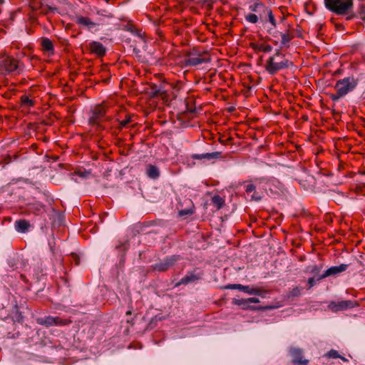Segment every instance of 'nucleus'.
<instances>
[{
    "instance_id": "obj_1",
    "label": "nucleus",
    "mask_w": 365,
    "mask_h": 365,
    "mask_svg": "<svg viewBox=\"0 0 365 365\" xmlns=\"http://www.w3.org/2000/svg\"><path fill=\"white\" fill-rule=\"evenodd\" d=\"M292 66V61L286 58L279 49H277L275 53L266 61L264 69L269 75L274 76L279 71L287 69Z\"/></svg>"
},
{
    "instance_id": "obj_2",
    "label": "nucleus",
    "mask_w": 365,
    "mask_h": 365,
    "mask_svg": "<svg viewBox=\"0 0 365 365\" xmlns=\"http://www.w3.org/2000/svg\"><path fill=\"white\" fill-rule=\"evenodd\" d=\"M324 6L329 11L339 15L346 16V20L355 17L353 12L354 0H324Z\"/></svg>"
},
{
    "instance_id": "obj_3",
    "label": "nucleus",
    "mask_w": 365,
    "mask_h": 365,
    "mask_svg": "<svg viewBox=\"0 0 365 365\" xmlns=\"http://www.w3.org/2000/svg\"><path fill=\"white\" fill-rule=\"evenodd\" d=\"M210 61V56L207 51H201L193 48L185 55L184 64L185 66H196Z\"/></svg>"
},
{
    "instance_id": "obj_4",
    "label": "nucleus",
    "mask_w": 365,
    "mask_h": 365,
    "mask_svg": "<svg viewBox=\"0 0 365 365\" xmlns=\"http://www.w3.org/2000/svg\"><path fill=\"white\" fill-rule=\"evenodd\" d=\"M359 80L354 76L346 77L336 81L334 88L339 91V96H346L353 91L357 86Z\"/></svg>"
},
{
    "instance_id": "obj_5",
    "label": "nucleus",
    "mask_w": 365,
    "mask_h": 365,
    "mask_svg": "<svg viewBox=\"0 0 365 365\" xmlns=\"http://www.w3.org/2000/svg\"><path fill=\"white\" fill-rule=\"evenodd\" d=\"M106 109L101 105H96L92 110V114L88 119L90 125H96L99 129H103L101 122L106 116Z\"/></svg>"
},
{
    "instance_id": "obj_6",
    "label": "nucleus",
    "mask_w": 365,
    "mask_h": 365,
    "mask_svg": "<svg viewBox=\"0 0 365 365\" xmlns=\"http://www.w3.org/2000/svg\"><path fill=\"white\" fill-rule=\"evenodd\" d=\"M19 61L11 56H6L0 62V73L6 75L19 70Z\"/></svg>"
},
{
    "instance_id": "obj_7",
    "label": "nucleus",
    "mask_w": 365,
    "mask_h": 365,
    "mask_svg": "<svg viewBox=\"0 0 365 365\" xmlns=\"http://www.w3.org/2000/svg\"><path fill=\"white\" fill-rule=\"evenodd\" d=\"M41 325L46 327L51 326H66L70 324L72 321L68 319H61L58 317L48 316L43 318H39L37 320Z\"/></svg>"
},
{
    "instance_id": "obj_8",
    "label": "nucleus",
    "mask_w": 365,
    "mask_h": 365,
    "mask_svg": "<svg viewBox=\"0 0 365 365\" xmlns=\"http://www.w3.org/2000/svg\"><path fill=\"white\" fill-rule=\"evenodd\" d=\"M348 268V264H341L339 266L331 267L327 270H325L319 277L317 278L318 281H320L323 279H325L329 277H334L340 273L344 272Z\"/></svg>"
},
{
    "instance_id": "obj_9",
    "label": "nucleus",
    "mask_w": 365,
    "mask_h": 365,
    "mask_svg": "<svg viewBox=\"0 0 365 365\" xmlns=\"http://www.w3.org/2000/svg\"><path fill=\"white\" fill-rule=\"evenodd\" d=\"M180 259L179 256L173 255L167 257L163 262H160L153 265V269L158 272H165L173 267Z\"/></svg>"
},
{
    "instance_id": "obj_10",
    "label": "nucleus",
    "mask_w": 365,
    "mask_h": 365,
    "mask_svg": "<svg viewBox=\"0 0 365 365\" xmlns=\"http://www.w3.org/2000/svg\"><path fill=\"white\" fill-rule=\"evenodd\" d=\"M355 306H356V303L351 300H344L339 302H331L329 304V309L335 312L353 308Z\"/></svg>"
},
{
    "instance_id": "obj_11",
    "label": "nucleus",
    "mask_w": 365,
    "mask_h": 365,
    "mask_svg": "<svg viewBox=\"0 0 365 365\" xmlns=\"http://www.w3.org/2000/svg\"><path fill=\"white\" fill-rule=\"evenodd\" d=\"M245 192L248 195H250L252 200L259 201L263 197V192L257 191L256 185L252 182H247V184L245 185Z\"/></svg>"
},
{
    "instance_id": "obj_12",
    "label": "nucleus",
    "mask_w": 365,
    "mask_h": 365,
    "mask_svg": "<svg viewBox=\"0 0 365 365\" xmlns=\"http://www.w3.org/2000/svg\"><path fill=\"white\" fill-rule=\"evenodd\" d=\"M88 48L90 52L98 57H103L106 55V48L101 42L91 41L88 44Z\"/></svg>"
},
{
    "instance_id": "obj_13",
    "label": "nucleus",
    "mask_w": 365,
    "mask_h": 365,
    "mask_svg": "<svg viewBox=\"0 0 365 365\" xmlns=\"http://www.w3.org/2000/svg\"><path fill=\"white\" fill-rule=\"evenodd\" d=\"M290 353L292 356V362L298 365H307L308 360L303 359V351L299 348H291Z\"/></svg>"
},
{
    "instance_id": "obj_14",
    "label": "nucleus",
    "mask_w": 365,
    "mask_h": 365,
    "mask_svg": "<svg viewBox=\"0 0 365 365\" xmlns=\"http://www.w3.org/2000/svg\"><path fill=\"white\" fill-rule=\"evenodd\" d=\"M76 22L78 25L84 26L87 27L89 30H93L95 31H98L96 27L98 26V24L93 21L90 18L83 16H77Z\"/></svg>"
},
{
    "instance_id": "obj_15",
    "label": "nucleus",
    "mask_w": 365,
    "mask_h": 365,
    "mask_svg": "<svg viewBox=\"0 0 365 365\" xmlns=\"http://www.w3.org/2000/svg\"><path fill=\"white\" fill-rule=\"evenodd\" d=\"M201 277L202 274H195L194 272H189L175 284V287H178L181 284H187L188 283L194 282L201 279Z\"/></svg>"
},
{
    "instance_id": "obj_16",
    "label": "nucleus",
    "mask_w": 365,
    "mask_h": 365,
    "mask_svg": "<svg viewBox=\"0 0 365 365\" xmlns=\"http://www.w3.org/2000/svg\"><path fill=\"white\" fill-rule=\"evenodd\" d=\"M266 6L263 3L257 1L249 6L250 11L255 12L259 14V19H263V13L265 11Z\"/></svg>"
},
{
    "instance_id": "obj_17",
    "label": "nucleus",
    "mask_w": 365,
    "mask_h": 365,
    "mask_svg": "<svg viewBox=\"0 0 365 365\" xmlns=\"http://www.w3.org/2000/svg\"><path fill=\"white\" fill-rule=\"evenodd\" d=\"M323 268V264L317 265L316 264H310L305 268V272L312 274L315 277H319L320 272Z\"/></svg>"
},
{
    "instance_id": "obj_18",
    "label": "nucleus",
    "mask_w": 365,
    "mask_h": 365,
    "mask_svg": "<svg viewBox=\"0 0 365 365\" xmlns=\"http://www.w3.org/2000/svg\"><path fill=\"white\" fill-rule=\"evenodd\" d=\"M30 227V223L26 220H19L15 222V228L19 232H26Z\"/></svg>"
},
{
    "instance_id": "obj_19",
    "label": "nucleus",
    "mask_w": 365,
    "mask_h": 365,
    "mask_svg": "<svg viewBox=\"0 0 365 365\" xmlns=\"http://www.w3.org/2000/svg\"><path fill=\"white\" fill-rule=\"evenodd\" d=\"M42 50L43 51L48 52L49 53L53 54L54 51V47L52 41L48 38H42L41 43Z\"/></svg>"
},
{
    "instance_id": "obj_20",
    "label": "nucleus",
    "mask_w": 365,
    "mask_h": 365,
    "mask_svg": "<svg viewBox=\"0 0 365 365\" xmlns=\"http://www.w3.org/2000/svg\"><path fill=\"white\" fill-rule=\"evenodd\" d=\"M240 291L247 293L249 294H255L259 296H263L262 293L265 292L260 288L250 287V286H245L242 284L241 286Z\"/></svg>"
},
{
    "instance_id": "obj_21",
    "label": "nucleus",
    "mask_w": 365,
    "mask_h": 365,
    "mask_svg": "<svg viewBox=\"0 0 365 365\" xmlns=\"http://www.w3.org/2000/svg\"><path fill=\"white\" fill-rule=\"evenodd\" d=\"M28 210L34 215H39L44 211V206L38 202L29 204L28 205Z\"/></svg>"
},
{
    "instance_id": "obj_22",
    "label": "nucleus",
    "mask_w": 365,
    "mask_h": 365,
    "mask_svg": "<svg viewBox=\"0 0 365 365\" xmlns=\"http://www.w3.org/2000/svg\"><path fill=\"white\" fill-rule=\"evenodd\" d=\"M146 174L149 178L156 179L160 175V171L155 165H148L146 168Z\"/></svg>"
},
{
    "instance_id": "obj_23",
    "label": "nucleus",
    "mask_w": 365,
    "mask_h": 365,
    "mask_svg": "<svg viewBox=\"0 0 365 365\" xmlns=\"http://www.w3.org/2000/svg\"><path fill=\"white\" fill-rule=\"evenodd\" d=\"M221 155H222L221 152H213V153H207L202 154V155H195L193 156V158L195 159L206 158V159L210 160V159L219 158L221 157Z\"/></svg>"
},
{
    "instance_id": "obj_24",
    "label": "nucleus",
    "mask_w": 365,
    "mask_h": 365,
    "mask_svg": "<svg viewBox=\"0 0 365 365\" xmlns=\"http://www.w3.org/2000/svg\"><path fill=\"white\" fill-rule=\"evenodd\" d=\"M252 48L258 52L269 53L272 51V46L269 44H253Z\"/></svg>"
},
{
    "instance_id": "obj_25",
    "label": "nucleus",
    "mask_w": 365,
    "mask_h": 365,
    "mask_svg": "<svg viewBox=\"0 0 365 365\" xmlns=\"http://www.w3.org/2000/svg\"><path fill=\"white\" fill-rule=\"evenodd\" d=\"M263 15H264V18L262 20H266V18L268 17V20L271 23V24L274 27H276L277 21L275 20L274 16L272 14V10L269 7L266 8L265 11L263 13Z\"/></svg>"
},
{
    "instance_id": "obj_26",
    "label": "nucleus",
    "mask_w": 365,
    "mask_h": 365,
    "mask_svg": "<svg viewBox=\"0 0 365 365\" xmlns=\"http://www.w3.org/2000/svg\"><path fill=\"white\" fill-rule=\"evenodd\" d=\"M212 203L217 210H220L225 205V200L219 195H215L212 197Z\"/></svg>"
},
{
    "instance_id": "obj_27",
    "label": "nucleus",
    "mask_w": 365,
    "mask_h": 365,
    "mask_svg": "<svg viewBox=\"0 0 365 365\" xmlns=\"http://www.w3.org/2000/svg\"><path fill=\"white\" fill-rule=\"evenodd\" d=\"M21 106L31 108L35 106V101L31 100L26 95H23L21 97Z\"/></svg>"
},
{
    "instance_id": "obj_28",
    "label": "nucleus",
    "mask_w": 365,
    "mask_h": 365,
    "mask_svg": "<svg viewBox=\"0 0 365 365\" xmlns=\"http://www.w3.org/2000/svg\"><path fill=\"white\" fill-rule=\"evenodd\" d=\"M282 41L281 43L284 46L287 45L291 40L294 38V34L289 30L286 33L281 34Z\"/></svg>"
},
{
    "instance_id": "obj_29",
    "label": "nucleus",
    "mask_w": 365,
    "mask_h": 365,
    "mask_svg": "<svg viewBox=\"0 0 365 365\" xmlns=\"http://www.w3.org/2000/svg\"><path fill=\"white\" fill-rule=\"evenodd\" d=\"M190 203L192 204V202H190ZM193 213H194V205H192L191 207H189V208L180 210L178 212V215L180 217H185V216H187V215H192Z\"/></svg>"
},
{
    "instance_id": "obj_30",
    "label": "nucleus",
    "mask_w": 365,
    "mask_h": 365,
    "mask_svg": "<svg viewBox=\"0 0 365 365\" xmlns=\"http://www.w3.org/2000/svg\"><path fill=\"white\" fill-rule=\"evenodd\" d=\"M132 118V115H128L125 120H118V128L121 130L123 128L126 127L130 123L133 121Z\"/></svg>"
},
{
    "instance_id": "obj_31",
    "label": "nucleus",
    "mask_w": 365,
    "mask_h": 365,
    "mask_svg": "<svg viewBox=\"0 0 365 365\" xmlns=\"http://www.w3.org/2000/svg\"><path fill=\"white\" fill-rule=\"evenodd\" d=\"M326 355L329 358H333V359L340 358L344 361H347L344 356H340L339 354L338 353V351L334 349L330 350L329 352H327V354Z\"/></svg>"
},
{
    "instance_id": "obj_32",
    "label": "nucleus",
    "mask_w": 365,
    "mask_h": 365,
    "mask_svg": "<svg viewBox=\"0 0 365 365\" xmlns=\"http://www.w3.org/2000/svg\"><path fill=\"white\" fill-rule=\"evenodd\" d=\"M245 18L247 21L252 24H256L258 21L259 16L255 14H248Z\"/></svg>"
},
{
    "instance_id": "obj_33",
    "label": "nucleus",
    "mask_w": 365,
    "mask_h": 365,
    "mask_svg": "<svg viewBox=\"0 0 365 365\" xmlns=\"http://www.w3.org/2000/svg\"><path fill=\"white\" fill-rule=\"evenodd\" d=\"M170 85L174 90L173 94H175V93H178L179 91L182 88L183 83L180 81H177L174 83H172Z\"/></svg>"
},
{
    "instance_id": "obj_34",
    "label": "nucleus",
    "mask_w": 365,
    "mask_h": 365,
    "mask_svg": "<svg viewBox=\"0 0 365 365\" xmlns=\"http://www.w3.org/2000/svg\"><path fill=\"white\" fill-rule=\"evenodd\" d=\"M151 93L153 96H158L163 94V92L156 85L151 87Z\"/></svg>"
},
{
    "instance_id": "obj_35",
    "label": "nucleus",
    "mask_w": 365,
    "mask_h": 365,
    "mask_svg": "<svg viewBox=\"0 0 365 365\" xmlns=\"http://www.w3.org/2000/svg\"><path fill=\"white\" fill-rule=\"evenodd\" d=\"M242 284H229L224 287L226 289H239L241 290Z\"/></svg>"
},
{
    "instance_id": "obj_36",
    "label": "nucleus",
    "mask_w": 365,
    "mask_h": 365,
    "mask_svg": "<svg viewBox=\"0 0 365 365\" xmlns=\"http://www.w3.org/2000/svg\"><path fill=\"white\" fill-rule=\"evenodd\" d=\"M234 303L239 306L245 307L248 305L247 299H235Z\"/></svg>"
},
{
    "instance_id": "obj_37",
    "label": "nucleus",
    "mask_w": 365,
    "mask_h": 365,
    "mask_svg": "<svg viewBox=\"0 0 365 365\" xmlns=\"http://www.w3.org/2000/svg\"><path fill=\"white\" fill-rule=\"evenodd\" d=\"M316 281H318L317 279V278L315 279V277H310L307 280V289H312L315 284H316Z\"/></svg>"
},
{
    "instance_id": "obj_38",
    "label": "nucleus",
    "mask_w": 365,
    "mask_h": 365,
    "mask_svg": "<svg viewBox=\"0 0 365 365\" xmlns=\"http://www.w3.org/2000/svg\"><path fill=\"white\" fill-rule=\"evenodd\" d=\"M57 8L56 7H51V6H46L45 9H43L42 13L45 15H47L48 12L50 11H56Z\"/></svg>"
},
{
    "instance_id": "obj_39",
    "label": "nucleus",
    "mask_w": 365,
    "mask_h": 365,
    "mask_svg": "<svg viewBox=\"0 0 365 365\" xmlns=\"http://www.w3.org/2000/svg\"><path fill=\"white\" fill-rule=\"evenodd\" d=\"M344 97V96H339V91H336V93L331 94L330 98L333 101H336L339 100L341 98Z\"/></svg>"
},
{
    "instance_id": "obj_40",
    "label": "nucleus",
    "mask_w": 365,
    "mask_h": 365,
    "mask_svg": "<svg viewBox=\"0 0 365 365\" xmlns=\"http://www.w3.org/2000/svg\"><path fill=\"white\" fill-rule=\"evenodd\" d=\"M300 293H301V290L298 287H295L294 288L292 292H291V294L292 296L293 297H298L300 295Z\"/></svg>"
},
{
    "instance_id": "obj_41",
    "label": "nucleus",
    "mask_w": 365,
    "mask_h": 365,
    "mask_svg": "<svg viewBox=\"0 0 365 365\" xmlns=\"http://www.w3.org/2000/svg\"><path fill=\"white\" fill-rule=\"evenodd\" d=\"M248 304L249 303H259V299L256 297H250L247 299Z\"/></svg>"
},
{
    "instance_id": "obj_42",
    "label": "nucleus",
    "mask_w": 365,
    "mask_h": 365,
    "mask_svg": "<svg viewBox=\"0 0 365 365\" xmlns=\"http://www.w3.org/2000/svg\"><path fill=\"white\" fill-rule=\"evenodd\" d=\"M361 19L365 21V6L362 8L360 12Z\"/></svg>"
},
{
    "instance_id": "obj_43",
    "label": "nucleus",
    "mask_w": 365,
    "mask_h": 365,
    "mask_svg": "<svg viewBox=\"0 0 365 365\" xmlns=\"http://www.w3.org/2000/svg\"><path fill=\"white\" fill-rule=\"evenodd\" d=\"M232 140L231 138H227L226 140H222V139H220V142L223 144V145H226L227 143H228V142H230V140Z\"/></svg>"
},
{
    "instance_id": "obj_44",
    "label": "nucleus",
    "mask_w": 365,
    "mask_h": 365,
    "mask_svg": "<svg viewBox=\"0 0 365 365\" xmlns=\"http://www.w3.org/2000/svg\"><path fill=\"white\" fill-rule=\"evenodd\" d=\"M195 111V108H190L188 107V106H187V109H186V112L187 113H194Z\"/></svg>"
},
{
    "instance_id": "obj_45",
    "label": "nucleus",
    "mask_w": 365,
    "mask_h": 365,
    "mask_svg": "<svg viewBox=\"0 0 365 365\" xmlns=\"http://www.w3.org/2000/svg\"><path fill=\"white\" fill-rule=\"evenodd\" d=\"M20 277L21 279L24 281V282H26V276L24 274H21L20 275Z\"/></svg>"
},
{
    "instance_id": "obj_46",
    "label": "nucleus",
    "mask_w": 365,
    "mask_h": 365,
    "mask_svg": "<svg viewBox=\"0 0 365 365\" xmlns=\"http://www.w3.org/2000/svg\"><path fill=\"white\" fill-rule=\"evenodd\" d=\"M124 247V250H125V249H126V247H125V245H118V246L117 247V249H120V248H121V247Z\"/></svg>"
},
{
    "instance_id": "obj_47",
    "label": "nucleus",
    "mask_w": 365,
    "mask_h": 365,
    "mask_svg": "<svg viewBox=\"0 0 365 365\" xmlns=\"http://www.w3.org/2000/svg\"><path fill=\"white\" fill-rule=\"evenodd\" d=\"M132 314V311L131 310H128L126 312V315H130Z\"/></svg>"
},
{
    "instance_id": "obj_48",
    "label": "nucleus",
    "mask_w": 365,
    "mask_h": 365,
    "mask_svg": "<svg viewBox=\"0 0 365 365\" xmlns=\"http://www.w3.org/2000/svg\"><path fill=\"white\" fill-rule=\"evenodd\" d=\"M4 2V0H0V4H2Z\"/></svg>"
}]
</instances>
